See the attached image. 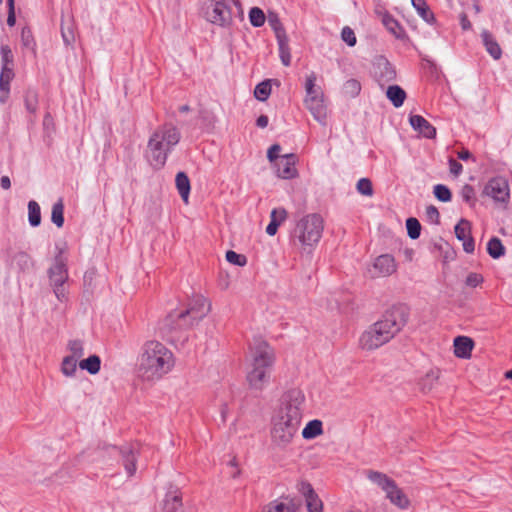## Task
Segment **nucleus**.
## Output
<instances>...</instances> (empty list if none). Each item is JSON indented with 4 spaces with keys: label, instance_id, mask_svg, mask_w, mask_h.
Wrapping results in <instances>:
<instances>
[{
    "label": "nucleus",
    "instance_id": "f257e3e1",
    "mask_svg": "<svg viewBox=\"0 0 512 512\" xmlns=\"http://www.w3.org/2000/svg\"><path fill=\"white\" fill-rule=\"evenodd\" d=\"M304 393L299 389L287 391L271 417V444L277 449H286L296 437L301 421Z\"/></svg>",
    "mask_w": 512,
    "mask_h": 512
},
{
    "label": "nucleus",
    "instance_id": "f03ea898",
    "mask_svg": "<svg viewBox=\"0 0 512 512\" xmlns=\"http://www.w3.org/2000/svg\"><path fill=\"white\" fill-rule=\"evenodd\" d=\"M408 313L404 307L394 306L383 317L370 325L360 336L359 346L366 351L376 350L392 340L406 325Z\"/></svg>",
    "mask_w": 512,
    "mask_h": 512
},
{
    "label": "nucleus",
    "instance_id": "7ed1b4c3",
    "mask_svg": "<svg viewBox=\"0 0 512 512\" xmlns=\"http://www.w3.org/2000/svg\"><path fill=\"white\" fill-rule=\"evenodd\" d=\"M174 355L159 341L144 343L138 358V375L143 381L153 382L168 374L174 367Z\"/></svg>",
    "mask_w": 512,
    "mask_h": 512
},
{
    "label": "nucleus",
    "instance_id": "20e7f679",
    "mask_svg": "<svg viewBox=\"0 0 512 512\" xmlns=\"http://www.w3.org/2000/svg\"><path fill=\"white\" fill-rule=\"evenodd\" d=\"M275 362L273 348L262 339H255L250 346V364L246 379L251 389L262 391L270 380Z\"/></svg>",
    "mask_w": 512,
    "mask_h": 512
},
{
    "label": "nucleus",
    "instance_id": "39448f33",
    "mask_svg": "<svg viewBox=\"0 0 512 512\" xmlns=\"http://www.w3.org/2000/svg\"><path fill=\"white\" fill-rule=\"evenodd\" d=\"M180 139L181 133L173 124L165 123L158 126L151 133L147 143L145 157L149 164L156 170L162 169Z\"/></svg>",
    "mask_w": 512,
    "mask_h": 512
},
{
    "label": "nucleus",
    "instance_id": "423d86ee",
    "mask_svg": "<svg viewBox=\"0 0 512 512\" xmlns=\"http://www.w3.org/2000/svg\"><path fill=\"white\" fill-rule=\"evenodd\" d=\"M324 226V219L318 213L302 216L295 222V226L291 230V244L301 254H312L322 238Z\"/></svg>",
    "mask_w": 512,
    "mask_h": 512
},
{
    "label": "nucleus",
    "instance_id": "0eeeda50",
    "mask_svg": "<svg viewBox=\"0 0 512 512\" xmlns=\"http://www.w3.org/2000/svg\"><path fill=\"white\" fill-rule=\"evenodd\" d=\"M204 17L211 23L225 27L231 24L234 17H243L242 6L239 1H213L204 4Z\"/></svg>",
    "mask_w": 512,
    "mask_h": 512
},
{
    "label": "nucleus",
    "instance_id": "6e6552de",
    "mask_svg": "<svg viewBox=\"0 0 512 512\" xmlns=\"http://www.w3.org/2000/svg\"><path fill=\"white\" fill-rule=\"evenodd\" d=\"M48 277L50 286L52 287L56 298L60 302L67 301V291L64 285L68 281L69 274L67 268V258L63 256L62 250H60L59 253L54 257L53 264L48 269Z\"/></svg>",
    "mask_w": 512,
    "mask_h": 512
},
{
    "label": "nucleus",
    "instance_id": "1a4fd4ad",
    "mask_svg": "<svg viewBox=\"0 0 512 512\" xmlns=\"http://www.w3.org/2000/svg\"><path fill=\"white\" fill-rule=\"evenodd\" d=\"M211 309L210 303L202 295H196L190 302L188 308L177 314L179 328L193 326L203 319Z\"/></svg>",
    "mask_w": 512,
    "mask_h": 512
},
{
    "label": "nucleus",
    "instance_id": "9d476101",
    "mask_svg": "<svg viewBox=\"0 0 512 512\" xmlns=\"http://www.w3.org/2000/svg\"><path fill=\"white\" fill-rule=\"evenodd\" d=\"M483 195L491 198L495 204H508L510 201L508 181L501 176L491 178L483 188Z\"/></svg>",
    "mask_w": 512,
    "mask_h": 512
},
{
    "label": "nucleus",
    "instance_id": "9b49d317",
    "mask_svg": "<svg viewBox=\"0 0 512 512\" xmlns=\"http://www.w3.org/2000/svg\"><path fill=\"white\" fill-rule=\"evenodd\" d=\"M397 270V264L394 257L390 254H382L378 256L369 269L371 277H388L395 273Z\"/></svg>",
    "mask_w": 512,
    "mask_h": 512
},
{
    "label": "nucleus",
    "instance_id": "f8f14e48",
    "mask_svg": "<svg viewBox=\"0 0 512 512\" xmlns=\"http://www.w3.org/2000/svg\"><path fill=\"white\" fill-rule=\"evenodd\" d=\"M297 157L295 154H285L275 162L276 174L282 179H293L297 177L298 171L296 169Z\"/></svg>",
    "mask_w": 512,
    "mask_h": 512
},
{
    "label": "nucleus",
    "instance_id": "ddd939ff",
    "mask_svg": "<svg viewBox=\"0 0 512 512\" xmlns=\"http://www.w3.org/2000/svg\"><path fill=\"white\" fill-rule=\"evenodd\" d=\"M297 490L305 498L308 512H322L323 503L315 493L312 485L307 481H301L297 484Z\"/></svg>",
    "mask_w": 512,
    "mask_h": 512
},
{
    "label": "nucleus",
    "instance_id": "4468645a",
    "mask_svg": "<svg viewBox=\"0 0 512 512\" xmlns=\"http://www.w3.org/2000/svg\"><path fill=\"white\" fill-rule=\"evenodd\" d=\"M304 104L316 121L321 124L326 123L327 110L323 97L304 99Z\"/></svg>",
    "mask_w": 512,
    "mask_h": 512
},
{
    "label": "nucleus",
    "instance_id": "2eb2a0df",
    "mask_svg": "<svg viewBox=\"0 0 512 512\" xmlns=\"http://www.w3.org/2000/svg\"><path fill=\"white\" fill-rule=\"evenodd\" d=\"M112 452L118 453L122 457L123 465L128 476H133L136 472V455L135 450L131 446H125L118 449L116 446L111 447Z\"/></svg>",
    "mask_w": 512,
    "mask_h": 512
},
{
    "label": "nucleus",
    "instance_id": "dca6fc26",
    "mask_svg": "<svg viewBox=\"0 0 512 512\" xmlns=\"http://www.w3.org/2000/svg\"><path fill=\"white\" fill-rule=\"evenodd\" d=\"M474 348V341L467 336H457L454 339V354L461 359H469Z\"/></svg>",
    "mask_w": 512,
    "mask_h": 512
},
{
    "label": "nucleus",
    "instance_id": "f3484780",
    "mask_svg": "<svg viewBox=\"0 0 512 512\" xmlns=\"http://www.w3.org/2000/svg\"><path fill=\"white\" fill-rule=\"evenodd\" d=\"M384 492L386 493V497L390 500L392 504H394L400 509L408 508L410 504L409 499L404 494V492L397 486L395 481Z\"/></svg>",
    "mask_w": 512,
    "mask_h": 512
},
{
    "label": "nucleus",
    "instance_id": "a211bd4d",
    "mask_svg": "<svg viewBox=\"0 0 512 512\" xmlns=\"http://www.w3.org/2000/svg\"><path fill=\"white\" fill-rule=\"evenodd\" d=\"M410 124L413 129L419 131L424 137L432 139L436 136V129L424 117L420 115L410 116Z\"/></svg>",
    "mask_w": 512,
    "mask_h": 512
},
{
    "label": "nucleus",
    "instance_id": "6ab92c4d",
    "mask_svg": "<svg viewBox=\"0 0 512 512\" xmlns=\"http://www.w3.org/2000/svg\"><path fill=\"white\" fill-rule=\"evenodd\" d=\"M14 77L12 67H1L0 73V103H5L10 93V82Z\"/></svg>",
    "mask_w": 512,
    "mask_h": 512
},
{
    "label": "nucleus",
    "instance_id": "aec40b11",
    "mask_svg": "<svg viewBox=\"0 0 512 512\" xmlns=\"http://www.w3.org/2000/svg\"><path fill=\"white\" fill-rule=\"evenodd\" d=\"M482 42L485 46L486 51L490 54V56L498 60L502 56V49L494 36L487 30H483L481 33Z\"/></svg>",
    "mask_w": 512,
    "mask_h": 512
},
{
    "label": "nucleus",
    "instance_id": "412c9836",
    "mask_svg": "<svg viewBox=\"0 0 512 512\" xmlns=\"http://www.w3.org/2000/svg\"><path fill=\"white\" fill-rule=\"evenodd\" d=\"M182 508V497L179 491H170L163 501L164 512H179Z\"/></svg>",
    "mask_w": 512,
    "mask_h": 512
},
{
    "label": "nucleus",
    "instance_id": "4be33fe9",
    "mask_svg": "<svg viewBox=\"0 0 512 512\" xmlns=\"http://www.w3.org/2000/svg\"><path fill=\"white\" fill-rule=\"evenodd\" d=\"M316 81H317V76L314 72H311L310 74H308L306 76L305 84H304V88H305V92H306L305 99H311V98L314 99V98L323 97L322 89H321V87L316 85Z\"/></svg>",
    "mask_w": 512,
    "mask_h": 512
},
{
    "label": "nucleus",
    "instance_id": "5701e85b",
    "mask_svg": "<svg viewBox=\"0 0 512 512\" xmlns=\"http://www.w3.org/2000/svg\"><path fill=\"white\" fill-rule=\"evenodd\" d=\"M262 512H295V505L289 499H277L267 504Z\"/></svg>",
    "mask_w": 512,
    "mask_h": 512
},
{
    "label": "nucleus",
    "instance_id": "b1692460",
    "mask_svg": "<svg viewBox=\"0 0 512 512\" xmlns=\"http://www.w3.org/2000/svg\"><path fill=\"white\" fill-rule=\"evenodd\" d=\"M381 15V21L386 29L393 34L396 38H402L403 29L400 26L399 22L388 12H383Z\"/></svg>",
    "mask_w": 512,
    "mask_h": 512
},
{
    "label": "nucleus",
    "instance_id": "393cba45",
    "mask_svg": "<svg viewBox=\"0 0 512 512\" xmlns=\"http://www.w3.org/2000/svg\"><path fill=\"white\" fill-rule=\"evenodd\" d=\"M176 188L185 203H188L190 194V180L186 173L178 172L175 178Z\"/></svg>",
    "mask_w": 512,
    "mask_h": 512
},
{
    "label": "nucleus",
    "instance_id": "a878e982",
    "mask_svg": "<svg viewBox=\"0 0 512 512\" xmlns=\"http://www.w3.org/2000/svg\"><path fill=\"white\" fill-rule=\"evenodd\" d=\"M323 433V424L320 420L309 421L302 430V437L310 440L320 436Z\"/></svg>",
    "mask_w": 512,
    "mask_h": 512
},
{
    "label": "nucleus",
    "instance_id": "bb28decb",
    "mask_svg": "<svg viewBox=\"0 0 512 512\" xmlns=\"http://www.w3.org/2000/svg\"><path fill=\"white\" fill-rule=\"evenodd\" d=\"M386 96L392 102V104L398 108L403 105L406 98V93L400 86L392 85L388 87Z\"/></svg>",
    "mask_w": 512,
    "mask_h": 512
},
{
    "label": "nucleus",
    "instance_id": "cd10ccee",
    "mask_svg": "<svg viewBox=\"0 0 512 512\" xmlns=\"http://www.w3.org/2000/svg\"><path fill=\"white\" fill-rule=\"evenodd\" d=\"M79 367L86 370L88 373L95 375L100 371L101 359L98 355H91L86 359L79 362Z\"/></svg>",
    "mask_w": 512,
    "mask_h": 512
},
{
    "label": "nucleus",
    "instance_id": "c85d7f7f",
    "mask_svg": "<svg viewBox=\"0 0 512 512\" xmlns=\"http://www.w3.org/2000/svg\"><path fill=\"white\" fill-rule=\"evenodd\" d=\"M367 477L371 482L379 486L383 491L388 489L394 482V480L389 478L386 474L372 470L367 472Z\"/></svg>",
    "mask_w": 512,
    "mask_h": 512
},
{
    "label": "nucleus",
    "instance_id": "c756f323",
    "mask_svg": "<svg viewBox=\"0 0 512 512\" xmlns=\"http://www.w3.org/2000/svg\"><path fill=\"white\" fill-rule=\"evenodd\" d=\"M413 7L419 16L427 23L432 24L435 20L434 14L429 9L425 0H411Z\"/></svg>",
    "mask_w": 512,
    "mask_h": 512
},
{
    "label": "nucleus",
    "instance_id": "7c9ffc66",
    "mask_svg": "<svg viewBox=\"0 0 512 512\" xmlns=\"http://www.w3.org/2000/svg\"><path fill=\"white\" fill-rule=\"evenodd\" d=\"M12 263L15 264L21 271L29 270L33 264L31 256L24 251L15 253L12 257Z\"/></svg>",
    "mask_w": 512,
    "mask_h": 512
},
{
    "label": "nucleus",
    "instance_id": "2f4dec72",
    "mask_svg": "<svg viewBox=\"0 0 512 512\" xmlns=\"http://www.w3.org/2000/svg\"><path fill=\"white\" fill-rule=\"evenodd\" d=\"M278 48H279V56L281 62L284 66H289L291 64V53L288 44V37H281L277 39Z\"/></svg>",
    "mask_w": 512,
    "mask_h": 512
},
{
    "label": "nucleus",
    "instance_id": "473e14b6",
    "mask_svg": "<svg viewBox=\"0 0 512 512\" xmlns=\"http://www.w3.org/2000/svg\"><path fill=\"white\" fill-rule=\"evenodd\" d=\"M28 221L32 227H37L41 223V209L34 200L28 202Z\"/></svg>",
    "mask_w": 512,
    "mask_h": 512
},
{
    "label": "nucleus",
    "instance_id": "72a5a7b5",
    "mask_svg": "<svg viewBox=\"0 0 512 512\" xmlns=\"http://www.w3.org/2000/svg\"><path fill=\"white\" fill-rule=\"evenodd\" d=\"M487 251L492 258L498 259L505 254V247L499 238L493 237L487 243Z\"/></svg>",
    "mask_w": 512,
    "mask_h": 512
},
{
    "label": "nucleus",
    "instance_id": "f704fd0d",
    "mask_svg": "<svg viewBox=\"0 0 512 512\" xmlns=\"http://www.w3.org/2000/svg\"><path fill=\"white\" fill-rule=\"evenodd\" d=\"M51 221L58 227L61 228L64 225V204L62 199H59L52 206Z\"/></svg>",
    "mask_w": 512,
    "mask_h": 512
},
{
    "label": "nucleus",
    "instance_id": "c9c22d12",
    "mask_svg": "<svg viewBox=\"0 0 512 512\" xmlns=\"http://www.w3.org/2000/svg\"><path fill=\"white\" fill-rule=\"evenodd\" d=\"M271 94V81L265 80L259 83L254 90V96L259 101H266Z\"/></svg>",
    "mask_w": 512,
    "mask_h": 512
},
{
    "label": "nucleus",
    "instance_id": "e433bc0d",
    "mask_svg": "<svg viewBox=\"0 0 512 512\" xmlns=\"http://www.w3.org/2000/svg\"><path fill=\"white\" fill-rule=\"evenodd\" d=\"M77 370V359L74 357L65 356L61 363V372L67 376L72 377Z\"/></svg>",
    "mask_w": 512,
    "mask_h": 512
},
{
    "label": "nucleus",
    "instance_id": "4c0bfd02",
    "mask_svg": "<svg viewBox=\"0 0 512 512\" xmlns=\"http://www.w3.org/2000/svg\"><path fill=\"white\" fill-rule=\"evenodd\" d=\"M67 349L70 352L69 357H74V359H79L84 355V344L81 340L74 339L70 340L67 344Z\"/></svg>",
    "mask_w": 512,
    "mask_h": 512
},
{
    "label": "nucleus",
    "instance_id": "58836bf2",
    "mask_svg": "<svg viewBox=\"0 0 512 512\" xmlns=\"http://www.w3.org/2000/svg\"><path fill=\"white\" fill-rule=\"evenodd\" d=\"M460 196L470 207H474L476 205V195L473 186L465 184L460 190Z\"/></svg>",
    "mask_w": 512,
    "mask_h": 512
},
{
    "label": "nucleus",
    "instance_id": "ea45409f",
    "mask_svg": "<svg viewBox=\"0 0 512 512\" xmlns=\"http://www.w3.org/2000/svg\"><path fill=\"white\" fill-rule=\"evenodd\" d=\"M378 68L381 69V78L385 81H391L395 78V70L393 66L386 60L381 59L378 62Z\"/></svg>",
    "mask_w": 512,
    "mask_h": 512
},
{
    "label": "nucleus",
    "instance_id": "a19ab883",
    "mask_svg": "<svg viewBox=\"0 0 512 512\" xmlns=\"http://www.w3.org/2000/svg\"><path fill=\"white\" fill-rule=\"evenodd\" d=\"M268 24L275 32L276 39L287 36L283 25L276 14H269Z\"/></svg>",
    "mask_w": 512,
    "mask_h": 512
},
{
    "label": "nucleus",
    "instance_id": "79ce46f5",
    "mask_svg": "<svg viewBox=\"0 0 512 512\" xmlns=\"http://www.w3.org/2000/svg\"><path fill=\"white\" fill-rule=\"evenodd\" d=\"M249 20L252 26L261 27L265 23L266 17L260 8L253 7L249 11Z\"/></svg>",
    "mask_w": 512,
    "mask_h": 512
},
{
    "label": "nucleus",
    "instance_id": "37998d69",
    "mask_svg": "<svg viewBox=\"0 0 512 512\" xmlns=\"http://www.w3.org/2000/svg\"><path fill=\"white\" fill-rule=\"evenodd\" d=\"M434 196L441 202H449L452 198L450 189L443 184H437L433 188Z\"/></svg>",
    "mask_w": 512,
    "mask_h": 512
},
{
    "label": "nucleus",
    "instance_id": "c03bdc74",
    "mask_svg": "<svg viewBox=\"0 0 512 512\" xmlns=\"http://www.w3.org/2000/svg\"><path fill=\"white\" fill-rule=\"evenodd\" d=\"M406 228H407L408 236L411 239L415 240V239L419 238L420 233H421V225L416 218H412V217L408 218L406 220Z\"/></svg>",
    "mask_w": 512,
    "mask_h": 512
},
{
    "label": "nucleus",
    "instance_id": "a18cd8bd",
    "mask_svg": "<svg viewBox=\"0 0 512 512\" xmlns=\"http://www.w3.org/2000/svg\"><path fill=\"white\" fill-rule=\"evenodd\" d=\"M454 232L457 239L471 235V223L466 219H461L456 224Z\"/></svg>",
    "mask_w": 512,
    "mask_h": 512
},
{
    "label": "nucleus",
    "instance_id": "49530a36",
    "mask_svg": "<svg viewBox=\"0 0 512 512\" xmlns=\"http://www.w3.org/2000/svg\"><path fill=\"white\" fill-rule=\"evenodd\" d=\"M25 107L31 114H35L38 108V97L36 92L29 91L25 97Z\"/></svg>",
    "mask_w": 512,
    "mask_h": 512
},
{
    "label": "nucleus",
    "instance_id": "de8ad7c7",
    "mask_svg": "<svg viewBox=\"0 0 512 512\" xmlns=\"http://www.w3.org/2000/svg\"><path fill=\"white\" fill-rule=\"evenodd\" d=\"M288 213L285 208H274L270 213V222L281 225L287 219Z\"/></svg>",
    "mask_w": 512,
    "mask_h": 512
},
{
    "label": "nucleus",
    "instance_id": "09e8293b",
    "mask_svg": "<svg viewBox=\"0 0 512 512\" xmlns=\"http://www.w3.org/2000/svg\"><path fill=\"white\" fill-rule=\"evenodd\" d=\"M226 260L237 266H245L247 263L246 256L238 254L235 251L229 250L226 252Z\"/></svg>",
    "mask_w": 512,
    "mask_h": 512
},
{
    "label": "nucleus",
    "instance_id": "8fccbe9b",
    "mask_svg": "<svg viewBox=\"0 0 512 512\" xmlns=\"http://www.w3.org/2000/svg\"><path fill=\"white\" fill-rule=\"evenodd\" d=\"M1 63L2 67H12L13 66V54L8 45H1Z\"/></svg>",
    "mask_w": 512,
    "mask_h": 512
},
{
    "label": "nucleus",
    "instance_id": "3c124183",
    "mask_svg": "<svg viewBox=\"0 0 512 512\" xmlns=\"http://www.w3.org/2000/svg\"><path fill=\"white\" fill-rule=\"evenodd\" d=\"M357 191L365 196H371L373 194L372 183L368 178H361L357 182Z\"/></svg>",
    "mask_w": 512,
    "mask_h": 512
},
{
    "label": "nucleus",
    "instance_id": "603ef678",
    "mask_svg": "<svg viewBox=\"0 0 512 512\" xmlns=\"http://www.w3.org/2000/svg\"><path fill=\"white\" fill-rule=\"evenodd\" d=\"M345 93L351 97H355L360 93L361 85L355 79H349L344 84Z\"/></svg>",
    "mask_w": 512,
    "mask_h": 512
},
{
    "label": "nucleus",
    "instance_id": "864d4df0",
    "mask_svg": "<svg viewBox=\"0 0 512 512\" xmlns=\"http://www.w3.org/2000/svg\"><path fill=\"white\" fill-rule=\"evenodd\" d=\"M425 215L427 220L432 224H439L440 214L438 209L434 205H429L425 209Z\"/></svg>",
    "mask_w": 512,
    "mask_h": 512
},
{
    "label": "nucleus",
    "instance_id": "5fc2aeb1",
    "mask_svg": "<svg viewBox=\"0 0 512 512\" xmlns=\"http://www.w3.org/2000/svg\"><path fill=\"white\" fill-rule=\"evenodd\" d=\"M341 38L345 43H347L351 47L356 44L355 33L350 27H344L342 29Z\"/></svg>",
    "mask_w": 512,
    "mask_h": 512
},
{
    "label": "nucleus",
    "instance_id": "6e6d98bb",
    "mask_svg": "<svg viewBox=\"0 0 512 512\" xmlns=\"http://www.w3.org/2000/svg\"><path fill=\"white\" fill-rule=\"evenodd\" d=\"M483 276L479 273H469L466 277L465 284L469 287L475 288L483 282Z\"/></svg>",
    "mask_w": 512,
    "mask_h": 512
},
{
    "label": "nucleus",
    "instance_id": "4d7b16f0",
    "mask_svg": "<svg viewBox=\"0 0 512 512\" xmlns=\"http://www.w3.org/2000/svg\"><path fill=\"white\" fill-rule=\"evenodd\" d=\"M281 151V146L279 144L272 145L267 152V158L270 162H273L275 164L276 161H278L281 157L279 156V153Z\"/></svg>",
    "mask_w": 512,
    "mask_h": 512
},
{
    "label": "nucleus",
    "instance_id": "13d9d810",
    "mask_svg": "<svg viewBox=\"0 0 512 512\" xmlns=\"http://www.w3.org/2000/svg\"><path fill=\"white\" fill-rule=\"evenodd\" d=\"M7 5H8L7 24L10 27H12L16 23L14 0H7Z\"/></svg>",
    "mask_w": 512,
    "mask_h": 512
},
{
    "label": "nucleus",
    "instance_id": "bf43d9fd",
    "mask_svg": "<svg viewBox=\"0 0 512 512\" xmlns=\"http://www.w3.org/2000/svg\"><path fill=\"white\" fill-rule=\"evenodd\" d=\"M21 41H22L23 45L27 48H31L34 45L33 36L29 29H22Z\"/></svg>",
    "mask_w": 512,
    "mask_h": 512
},
{
    "label": "nucleus",
    "instance_id": "052dcab7",
    "mask_svg": "<svg viewBox=\"0 0 512 512\" xmlns=\"http://www.w3.org/2000/svg\"><path fill=\"white\" fill-rule=\"evenodd\" d=\"M449 169H450L451 174H453L454 176H459L462 173L463 166L461 163H459L455 159L450 158L449 159Z\"/></svg>",
    "mask_w": 512,
    "mask_h": 512
},
{
    "label": "nucleus",
    "instance_id": "680f3d73",
    "mask_svg": "<svg viewBox=\"0 0 512 512\" xmlns=\"http://www.w3.org/2000/svg\"><path fill=\"white\" fill-rule=\"evenodd\" d=\"M61 34H62L63 41L66 45H70L71 43L74 42V39H75L74 32L70 27H68L67 29H64L62 27Z\"/></svg>",
    "mask_w": 512,
    "mask_h": 512
},
{
    "label": "nucleus",
    "instance_id": "e2e57ef3",
    "mask_svg": "<svg viewBox=\"0 0 512 512\" xmlns=\"http://www.w3.org/2000/svg\"><path fill=\"white\" fill-rule=\"evenodd\" d=\"M463 245V250L466 252V253H473L474 250H475V242H474V239H470V240H467L465 243L462 244Z\"/></svg>",
    "mask_w": 512,
    "mask_h": 512
},
{
    "label": "nucleus",
    "instance_id": "0e129e2a",
    "mask_svg": "<svg viewBox=\"0 0 512 512\" xmlns=\"http://www.w3.org/2000/svg\"><path fill=\"white\" fill-rule=\"evenodd\" d=\"M279 225L274 222H270L266 227V233L269 236H274L277 233Z\"/></svg>",
    "mask_w": 512,
    "mask_h": 512
},
{
    "label": "nucleus",
    "instance_id": "69168bd1",
    "mask_svg": "<svg viewBox=\"0 0 512 512\" xmlns=\"http://www.w3.org/2000/svg\"><path fill=\"white\" fill-rule=\"evenodd\" d=\"M269 119L266 115H260L256 120V125L260 128L267 127Z\"/></svg>",
    "mask_w": 512,
    "mask_h": 512
},
{
    "label": "nucleus",
    "instance_id": "338daca9",
    "mask_svg": "<svg viewBox=\"0 0 512 512\" xmlns=\"http://www.w3.org/2000/svg\"><path fill=\"white\" fill-rule=\"evenodd\" d=\"M228 414H229L228 405L223 404L220 409V415H221L222 422H226Z\"/></svg>",
    "mask_w": 512,
    "mask_h": 512
},
{
    "label": "nucleus",
    "instance_id": "774afa93",
    "mask_svg": "<svg viewBox=\"0 0 512 512\" xmlns=\"http://www.w3.org/2000/svg\"><path fill=\"white\" fill-rule=\"evenodd\" d=\"M438 378H439V373L437 371H430L429 373H427L424 381L425 382H427V381L433 382V381H436Z\"/></svg>",
    "mask_w": 512,
    "mask_h": 512
}]
</instances>
